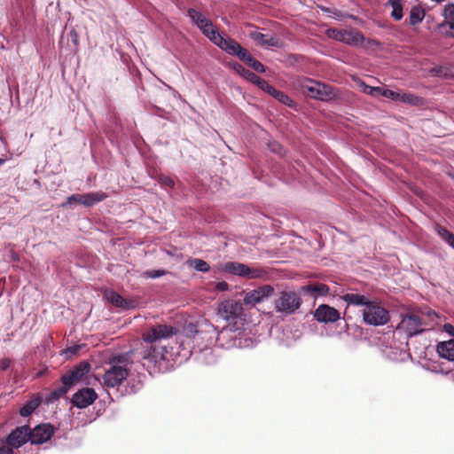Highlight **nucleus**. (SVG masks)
Masks as SVG:
<instances>
[{
  "label": "nucleus",
  "instance_id": "nucleus-1",
  "mask_svg": "<svg viewBox=\"0 0 454 454\" xmlns=\"http://www.w3.org/2000/svg\"><path fill=\"white\" fill-rule=\"evenodd\" d=\"M109 368L103 376L104 385L107 387H115L120 386L129 375L131 364L128 354H119L111 356L107 362Z\"/></svg>",
  "mask_w": 454,
  "mask_h": 454
},
{
  "label": "nucleus",
  "instance_id": "nucleus-2",
  "mask_svg": "<svg viewBox=\"0 0 454 454\" xmlns=\"http://www.w3.org/2000/svg\"><path fill=\"white\" fill-rule=\"evenodd\" d=\"M302 303L301 296L294 291H281L274 301L275 310L286 315L294 314Z\"/></svg>",
  "mask_w": 454,
  "mask_h": 454
},
{
  "label": "nucleus",
  "instance_id": "nucleus-3",
  "mask_svg": "<svg viewBox=\"0 0 454 454\" xmlns=\"http://www.w3.org/2000/svg\"><path fill=\"white\" fill-rule=\"evenodd\" d=\"M223 270L233 275L247 278L249 279L259 278L266 280L269 278V273L261 267H249L244 263L237 262H228L223 267Z\"/></svg>",
  "mask_w": 454,
  "mask_h": 454
},
{
  "label": "nucleus",
  "instance_id": "nucleus-4",
  "mask_svg": "<svg viewBox=\"0 0 454 454\" xmlns=\"http://www.w3.org/2000/svg\"><path fill=\"white\" fill-rule=\"evenodd\" d=\"M397 329L403 330L409 337L423 333L426 330L424 314L422 312L413 311L403 315Z\"/></svg>",
  "mask_w": 454,
  "mask_h": 454
},
{
  "label": "nucleus",
  "instance_id": "nucleus-5",
  "mask_svg": "<svg viewBox=\"0 0 454 454\" xmlns=\"http://www.w3.org/2000/svg\"><path fill=\"white\" fill-rule=\"evenodd\" d=\"M364 321L370 325H383L389 321L388 311L377 301H370L363 310Z\"/></svg>",
  "mask_w": 454,
  "mask_h": 454
},
{
  "label": "nucleus",
  "instance_id": "nucleus-6",
  "mask_svg": "<svg viewBox=\"0 0 454 454\" xmlns=\"http://www.w3.org/2000/svg\"><path fill=\"white\" fill-rule=\"evenodd\" d=\"M301 89L307 97L318 100H328L334 96L330 86L311 79H305L301 83Z\"/></svg>",
  "mask_w": 454,
  "mask_h": 454
},
{
  "label": "nucleus",
  "instance_id": "nucleus-7",
  "mask_svg": "<svg viewBox=\"0 0 454 454\" xmlns=\"http://www.w3.org/2000/svg\"><path fill=\"white\" fill-rule=\"evenodd\" d=\"M188 16L201 30V32L215 44L218 38L221 36L219 31L215 27L212 21L207 19L202 13L193 8L188 9Z\"/></svg>",
  "mask_w": 454,
  "mask_h": 454
},
{
  "label": "nucleus",
  "instance_id": "nucleus-8",
  "mask_svg": "<svg viewBox=\"0 0 454 454\" xmlns=\"http://www.w3.org/2000/svg\"><path fill=\"white\" fill-rule=\"evenodd\" d=\"M177 333L178 328L176 327L166 324H158L145 331L142 334V340L153 344L160 340L169 339Z\"/></svg>",
  "mask_w": 454,
  "mask_h": 454
},
{
  "label": "nucleus",
  "instance_id": "nucleus-9",
  "mask_svg": "<svg viewBox=\"0 0 454 454\" xmlns=\"http://www.w3.org/2000/svg\"><path fill=\"white\" fill-rule=\"evenodd\" d=\"M326 35L329 38L336 41L347 43L352 46H357L364 43V37L363 34L355 28L350 29H339V28H329L326 31Z\"/></svg>",
  "mask_w": 454,
  "mask_h": 454
},
{
  "label": "nucleus",
  "instance_id": "nucleus-10",
  "mask_svg": "<svg viewBox=\"0 0 454 454\" xmlns=\"http://www.w3.org/2000/svg\"><path fill=\"white\" fill-rule=\"evenodd\" d=\"M275 293L274 287L270 285H263L245 294L243 304L247 308L254 307L256 304L272 296Z\"/></svg>",
  "mask_w": 454,
  "mask_h": 454
},
{
  "label": "nucleus",
  "instance_id": "nucleus-11",
  "mask_svg": "<svg viewBox=\"0 0 454 454\" xmlns=\"http://www.w3.org/2000/svg\"><path fill=\"white\" fill-rule=\"evenodd\" d=\"M217 314L224 320H234L243 314V303L240 301L225 300L218 304Z\"/></svg>",
  "mask_w": 454,
  "mask_h": 454
},
{
  "label": "nucleus",
  "instance_id": "nucleus-12",
  "mask_svg": "<svg viewBox=\"0 0 454 454\" xmlns=\"http://www.w3.org/2000/svg\"><path fill=\"white\" fill-rule=\"evenodd\" d=\"M98 398V394L93 388L83 387L73 395L71 403L80 409H84L92 404Z\"/></svg>",
  "mask_w": 454,
  "mask_h": 454
},
{
  "label": "nucleus",
  "instance_id": "nucleus-13",
  "mask_svg": "<svg viewBox=\"0 0 454 454\" xmlns=\"http://www.w3.org/2000/svg\"><path fill=\"white\" fill-rule=\"evenodd\" d=\"M54 434V427L50 424H41L30 430L29 441L32 444H42Z\"/></svg>",
  "mask_w": 454,
  "mask_h": 454
},
{
  "label": "nucleus",
  "instance_id": "nucleus-14",
  "mask_svg": "<svg viewBox=\"0 0 454 454\" xmlns=\"http://www.w3.org/2000/svg\"><path fill=\"white\" fill-rule=\"evenodd\" d=\"M30 428L28 426L18 427L7 436L6 442L12 448H20L29 441Z\"/></svg>",
  "mask_w": 454,
  "mask_h": 454
},
{
  "label": "nucleus",
  "instance_id": "nucleus-15",
  "mask_svg": "<svg viewBox=\"0 0 454 454\" xmlns=\"http://www.w3.org/2000/svg\"><path fill=\"white\" fill-rule=\"evenodd\" d=\"M248 36L260 46L281 48L283 42L276 35L262 34L257 30H251Z\"/></svg>",
  "mask_w": 454,
  "mask_h": 454
},
{
  "label": "nucleus",
  "instance_id": "nucleus-16",
  "mask_svg": "<svg viewBox=\"0 0 454 454\" xmlns=\"http://www.w3.org/2000/svg\"><path fill=\"white\" fill-rule=\"evenodd\" d=\"M314 317L322 323H334L340 319V312L327 304H321L314 312Z\"/></svg>",
  "mask_w": 454,
  "mask_h": 454
},
{
  "label": "nucleus",
  "instance_id": "nucleus-17",
  "mask_svg": "<svg viewBox=\"0 0 454 454\" xmlns=\"http://www.w3.org/2000/svg\"><path fill=\"white\" fill-rule=\"evenodd\" d=\"M260 89L266 91L284 105L291 106L293 104V100L289 96L283 91L278 90L265 80L261 82Z\"/></svg>",
  "mask_w": 454,
  "mask_h": 454
},
{
  "label": "nucleus",
  "instance_id": "nucleus-18",
  "mask_svg": "<svg viewBox=\"0 0 454 454\" xmlns=\"http://www.w3.org/2000/svg\"><path fill=\"white\" fill-rule=\"evenodd\" d=\"M215 45L231 55H235L238 50L241 49V45L238 42L229 36H223V35H221L217 42H215Z\"/></svg>",
  "mask_w": 454,
  "mask_h": 454
},
{
  "label": "nucleus",
  "instance_id": "nucleus-19",
  "mask_svg": "<svg viewBox=\"0 0 454 454\" xmlns=\"http://www.w3.org/2000/svg\"><path fill=\"white\" fill-rule=\"evenodd\" d=\"M301 289L303 293L309 294L314 298L326 295L330 291L329 286L322 283H310L302 286Z\"/></svg>",
  "mask_w": 454,
  "mask_h": 454
},
{
  "label": "nucleus",
  "instance_id": "nucleus-20",
  "mask_svg": "<svg viewBox=\"0 0 454 454\" xmlns=\"http://www.w3.org/2000/svg\"><path fill=\"white\" fill-rule=\"evenodd\" d=\"M436 350L441 357L454 361V340L440 342Z\"/></svg>",
  "mask_w": 454,
  "mask_h": 454
},
{
  "label": "nucleus",
  "instance_id": "nucleus-21",
  "mask_svg": "<svg viewBox=\"0 0 454 454\" xmlns=\"http://www.w3.org/2000/svg\"><path fill=\"white\" fill-rule=\"evenodd\" d=\"M106 297L113 305L121 309L133 308L132 302L124 299L121 295L114 291H108L106 293Z\"/></svg>",
  "mask_w": 454,
  "mask_h": 454
},
{
  "label": "nucleus",
  "instance_id": "nucleus-22",
  "mask_svg": "<svg viewBox=\"0 0 454 454\" xmlns=\"http://www.w3.org/2000/svg\"><path fill=\"white\" fill-rule=\"evenodd\" d=\"M342 299L348 303L352 305H364L367 306L369 302L371 301L368 297L355 294V293H348L342 296Z\"/></svg>",
  "mask_w": 454,
  "mask_h": 454
},
{
  "label": "nucleus",
  "instance_id": "nucleus-23",
  "mask_svg": "<svg viewBox=\"0 0 454 454\" xmlns=\"http://www.w3.org/2000/svg\"><path fill=\"white\" fill-rule=\"evenodd\" d=\"M107 194L104 192H94L83 194V205L92 207L95 204L106 200Z\"/></svg>",
  "mask_w": 454,
  "mask_h": 454
},
{
  "label": "nucleus",
  "instance_id": "nucleus-24",
  "mask_svg": "<svg viewBox=\"0 0 454 454\" xmlns=\"http://www.w3.org/2000/svg\"><path fill=\"white\" fill-rule=\"evenodd\" d=\"M42 399L39 396L33 397L28 400L20 410V414L22 417L30 416L41 404Z\"/></svg>",
  "mask_w": 454,
  "mask_h": 454
},
{
  "label": "nucleus",
  "instance_id": "nucleus-25",
  "mask_svg": "<svg viewBox=\"0 0 454 454\" xmlns=\"http://www.w3.org/2000/svg\"><path fill=\"white\" fill-rule=\"evenodd\" d=\"M90 365L88 362H81L79 364L74 366L68 372L77 382L82 380V379L90 372Z\"/></svg>",
  "mask_w": 454,
  "mask_h": 454
},
{
  "label": "nucleus",
  "instance_id": "nucleus-26",
  "mask_svg": "<svg viewBox=\"0 0 454 454\" xmlns=\"http://www.w3.org/2000/svg\"><path fill=\"white\" fill-rule=\"evenodd\" d=\"M425 10L419 6H413L411 10L410 16H409V24L411 26H416L422 22V20L425 18Z\"/></svg>",
  "mask_w": 454,
  "mask_h": 454
},
{
  "label": "nucleus",
  "instance_id": "nucleus-27",
  "mask_svg": "<svg viewBox=\"0 0 454 454\" xmlns=\"http://www.w3.org/2000/svg\"><path fill=\"white\" fill-rule=\"evenodd\" d=\"M160 356H162V354H160L157 348L153 344H151L150 347L144 348L142 351V358L148 360L149 362L156 363Z\"/></svg>",
  "mask_w": 454,
  "mask_h": 454
},
{
  "label": "nucleus",
  "instance_id": "nucleus-28",
  "mask_svg": "<svg viewBox=\"0 0 454 454\" xmlns=\"http://www.w3.org/2000/svg\"><path fill=\"white\" fill-rule=\"evenodd\" d=\"M235 68H236V70L238 72H239L247 80H249L253 83L257 84L259 88L261 86V82L264 81V79L259 77L257 74H255L254 73L251 72L250 70L246 69L241 65H237V67Z\"/></svg>",
  "mask_w": 454,
  "mask_h": 454
},
{
  "label": "nucleus",
  "instance_id": "nucleus-29",
  "mask_svg": "<svg viewBox=\"0 0 454 454\" xmlns=\"http://www.w3.org/2000/svg\"><path fill=\"white\" fill-rule=\"evenodd\" d=\"M399 101L415 106L423 104V98L412 93H400Z\"/></svg>",
  "mask_w": 454,
  "mask_h": 454
},
{
  "label": "nucleus",
  "instance_id": "nucleus-30",
  "mask_svg": "<svg viewBox=\"0 0 454 454\" xmlns=\"http://www.w3.org/2000/svg\"><path fill=\"white\" fill-rule=\"evenodd\" d=\"M187 264H188V266L192 267L197 271H200V272H208L210 270V266H209L208 262H207L206 261H204L202 259H199V258L188 260Z\"/></svg>",
  "mask_w": 454,
  "mask_h": 454
},
{
  "label": "nucleus",
  "instance_id": "nucleus-31",
  "mask_svg": "<svg viewBox=\"0 0 454 454\" xmlns=\"http://www.w3.org/2000/svg\"><path fill=\"white\" fill-rule=\"evenodd\" d=\"M388 4L392 7L391 17L395 20L403 18V4L401 0H389Z\"/></svg>",
  "mask_w": 454,
  "mask_h": 454
},
{
  "label": "nucleus",
  "instance_id": "nucleus-32",
  "mask_svg": "<svg viewBox=\"0 0 454 454\" xmlns=\"http://www.w3.org/2000/svg\"><path fill=\"white\" fill-rule=\"evenodd\" d=\"M435 231L438 233V235L446 241L450 246L454 241V234L450 231H449L445 227H442L440 224L435 225Z\"/></svg>",
  "mask_w": 454,
  "mask_h": 454
},
{
  "label": "nucleus",
  "instance_id": "nucleus-33",
  "mask_svg": "<svg viewBox=\"0 0 454 454\" xmlns=\"http://www.w3.org/2000/svg\"><path fill=\"white\" fill-rule=\"evenodd\" d=\"M69 388H67L64 384L62 386L55 388L53 391H51L47 398L48 403H52L56 400H59L62 396H64L67 392Z\"/></svg>",
  "mask_w": 454,
  "mask_h": 454
},
{
  "label": "nucleus",
  "instance_id": "nucleus-34",
  "mask_svg": "<svg viewBox=\"0 0 454 454\" xmlns=\"http://www.w3.org/2000/svg\"><path fill=\"white\" fill-rule=\"evenodd\" d=\"M363 86V91L364 93L371 96H382L383 88L382 87H372L365 84L364 82L362 83Z\"/></svg>",
  "mask_w": 454,
  "mask_h": 454
},
{
  "label": "nucleus",
  "instance_id": "nucleus-35",
  "mask_svg": "<svg viewBox=\"0 0 454 454\" xmlns=\"http://www.w3.org/2000/svg\"><path fill=\"white\" fill-rule=\"evenodd\" d=\"M247 65L248 67H252L254 71H256L258 73L265 72L264 66L260 61L255 59L254 57H252L250 59H248V62L247 63Z\"/></svg>",
  "mask_w": 454,
  "mask_h": 454
},
{
  "label": "nucleus",
  "instance_id": "nucleus-36",
  "mask_svg": "<svg viewBox=\"0 0 454 454\" xmlns=\"http://www.w3.org/2000/svg\"><path fill=\"white\" fill-rule=\"evenodd\" d=\"M443 16L447 20L446 22H454V4H449L444 7Z\"/></svg>",
  "mask_w": 454,
  "mask_h": 454
},
{
  "label": "nucleus",
  "instance_id": "nucleus-37",
  "mask_svg": "<svg viewBox=\"0 0 454 454\" xmlns=\"http://www.w3.org/2000/svg\"><path fill=\"white\" fill-rule=\"evenodd\" d=\"M61 382L69 389L78 383L76 380H74V378H72L69 372H67L66 374L62 375Z\"/></svg>",
  "mask_w": 454,
  "mask_h": 454
},
{
  "label": "nucleus",
  "instance_id": "nucleus-38",
  "mask_svg": "<svg viewBox=\"0 0 454 454\" xmlns=\"http://www.w3.org/2000/svg\"><path fill=\"white\" fill-rule=\"evenodd\" d=\"M235 55L239 57V59L246 64L248 62V59H250L253 57L252 54L242 46L240 50H238Z\"/></svg>",
  "mask_w": 454,
  "mask_h": 454
},
{
  "label": "nucleus",
  "instance_id": "nucleus-39",
  "mask_svg": "<svg viewBox=\"0 0 454 454\" xmlns=\"http://www.w3.org/2000/svg\"><path fill=\"white\" fill-rule=\"evenodd\" d=\"M382 97L399 101L400 93L392 90L383 88Z\"/></svg>",
  "mask_w": 454,
  "mask_h": 454
},
{
  "label": "nucleus",
  "instance_id": "nucleus-40",
  "mask_svg": "<svg viewBox=\"0 0 454 454\" xmlns=\"http://www.w3.org/2000/svg\"><path fill=\"white\" fill-rule=\"evenodd\" d=\"M159 183L160 184L169 188H173L175 185V181L170 176H160L159 177Z\"/></svg>",
  "mask_w": 454,
  "mask_h": 454
},
{
  "label": "nucleus",
  "instance_id": "nucleus-41",
  "mask_svg": "<svg viewBox=\"0 0 454 454\" xmlns=\"http://www.w3.org/2000/svg\"><path fill=\"white\" fill-rule=\"evenodd\" d=\"M80 203L83 205V194L76 193L67 198V204Z\"/></svg>",
  "mask_w": 454,
  "mask_h": 454
},
{
  "label": "nucleus",
  "instance_id": "nucleus-42",
  "mask_svg": "<svg viewBox=\"0 0 454 454\" xmlns=\"http://www.w3.org/2000/svg\"><path fill=\"white\" fill-rule=\"evenodd\" d=\"M68 38L72 41L75 47L79 44V35L74 28H72L68 33Z\"/></svg>",
  "mask_w": 454,
  "mask_h": 454
},
{
  "label": "nucleus",
  "instance_id": "nucleus-43",
  "mask_svg": "<svg viewBox=\"0 0 454 454\" xmlns=\"http://www.w3.org/2000/svg\"><path fill=\"white\" fill-rule=\"evenodd\" d=\"M149 278H160L163 275H165V270H150V271H147L145 273Z\"/></svg>",
  "mask_w": 454,
  "mask_h": 454
},
{
  "label": "nucleus",
  "instance_id": "nucleus-44",
  "mask_svg": "<svg viewBox=\"0 0 454 454\" xmlns=\"http://www.w3.org/2000/svg\"><path fill=\"white\" fill-rule=\"evenodd\" d=\"M215 289L219 292H224L229 289V284L225 281L216 283Z\"/></svg>",
  "mask_w": 454,
  "mask_h": 454
},
{
  "label": "nucleus",
  "instance_id": "nucleus-45",
  "mask_svg": "<svg viewBox=\"0 0 454 454\" xmlns=\"http://www.w3.org/2000/svg\"><path fill=\"white\" fill-rule=\"evenodd\" d=\"M442 328L445 333L454 337V325L447 323L443 325Z\"/></svg>",
  "mask_w": 454,
  "mask_h": 454
},
{
  "label": "nucleus",
  "instance_id": "nucleus-46",
  "mask_svg": "<svg viewBox=\"0 0 454 454\" xmlns=\"http://www.w3.org/2000/svg\"><path fill=\"white\" fill-rule=\"evenodd\" d=\"M11 359L9 358H4L0 361V368L3 370V371H6L10 365H11Z\"/></svg>",
  "mask_w": 454,
  "mask_h": 454
},
{
  "label": "nucleus",
  "instance_id": "nucleus-47",
  "mask_svg": "<svg viewBox=\"0 0 454 454\" xmlns=\"http://www.w3.org/2000/svg\"><path fill=\"white\" fill-rule=\"evenodd\" d=\"M185 331H186V334L187 335H192L196 333H198V330L196 328V325H192V324H189L186 328H185Z\"/></svg>",
  "mask_w": 454,
  "mask_h": 454
},
{
  "label": "nucleus",
  "instance_id": "nucleus-48",
  "mask_svg": "<svg viewBox=\"0 0 454 454\" xmlns=\"http://www.w3.org/2000/svg\"><path fill=\"white\" fill-rule=\"evenodd\" d=\"M0 454H14L12 448L2 446L0 447Z\"/></svg>",
  "mask_w": 454,
  "mask_h": 454
},
{
  "label": "nucleus",
  "instance_id": "nucleus-49",
  "mask_svg": "<svg viewBox=\"0 0 454 454\" xmlns=\"http://www.w3.org/2000/svg\"><path fill=\"white\" fill-rule=\"evenodd\" d=\"M271 150L275 153H280L282 151V146L278 143H273L271 145Z\"/></svg>",
  "mask_w": 454,
  "mask_h": 454
},
{
  "label": "nucleus",
  "instance_id": "nucleus-50",
  "mask_svg": "<svg viewBox=\"0 0 454 454\" xmlns=\"http://www.w3.org/2000/svg\"><path fill=\"white\" fill-rule=\"evenodd\" d=\"M446 25H448L450 27V28L452 30V33L450 34V35L454 37V22H443L441 24L440 27H444Z\"/></svg>",
  "mask_w": 454,
  "mask_h": 454
},
{
  "label": "nucleus",
  "instance_id": "nucleus-51",
  "mask_svg": "<svg viewBox=\"0 0 454 454\" xmlns=\"http://www.w3.org/2000/svg\"><path fill=\"white\" fill-rule=\"evenodd\" d=\"M78 348L77 347H74V348H68V351L72 352L73 354L76 353Z\"/></svg>",
  "mask_w": 454,
  "mask_h": 454
},
{
  "label": "nucleus",
  "instance_id": "nucleus-52",
  "mask_svg": "<svg viewBox=\"0 0 454 454\" xmlns=\"http://www.w3.org/2000/svg\"><path fill=\"white\" fill-rule=\"evenodd\" d=\"M5 162L4 159L0 158V167Z\"/></svg>",
  "mask_w": 454,
  "mask_h": 454
}]
</instances>
